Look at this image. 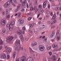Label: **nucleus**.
Returning <instances> with one entry per match:
<instances>
[{"label":"nucleus","mask_w":61,"mask_h":61,"mask_svg":"<svg viewBox=\"0 0 61 61\" xmlns=\"http://www.w3.org/2000/svg\"><path fill=\"white\" fill-rule=\"evenodd\" d=\"M19 49L17 48V45H16L15 46V50L16 51H20V50H23V46H22V45H19Z\"/></svg>","instance_id":"1"},{"label":"nucleus","mask_w":61,"mask_h":61,"mask_svg":"<svg viewBox=\"0 0 61 61\" xmlns=\"http://www.w3.org/2000/svg\"><path fill=\"white\" fill-rule=\"evenodd\" d=\"M38 48L41 51H43L45 50V47L43 45H40L39 47Z\"/></svg>","instance_id":"2"},{"label":"nucleus","mask_w":61,"mask_h":61,"mask_svg":"<svg viewBox=\"0 0 61 61\" xmlns=\"http://www.w3.org/2000/svg\"><path fill=\"white\" fill-rule=\"evenodd\" d=\"M13 38L12 37H8L6 39V41L7 42L10 43L12 41Z\"/></svg>","instance_id":"3"},{"label":"nucleus","mask_w":61,"mask_h":61,"mask_svg":"<svg viewBox=\"0 0 61 61\" xmlns=\"http://www.w3.org/2000/svg\"><path fill=\"white\" fill-rule=\"evenodd\" d=\"M57 56L56 54H55L52 57L51 60L52 61H56V57Z\"/></svg>","instance_id":"4"},{"label":"nucleus","mask_w":61,"mask_h":61,"mask_svg":"<svg viewBox=\"0 0 61 61\" xmlns=\"http://www.w3.org/2000/svg\"><path fill=\"white\" fill-rule=\"evenodd\" d=\"M15 45L17 46V45H18V46H19V45H21V44L20 45V40H17L15 41Z\"/></svg>","instance_id":"5"},{"label":"nucleus","mask_w":61,"mask_h":61,"mask_svg":"<svg viewBox=\"0 0 61 61\" xmlns=\"http://www.w3.org/2000/svg\"><path fill=\"white\" fill-rule=\"evenodd\" d=\"M5 22H6V20L5 19H2L1 21L2 25H5Z\"/></svg>","instance_id":"6"},{"label":"nucleus","mask_w":61,"mask_h":61,"mask_svg":"<svg viewBox=\"0 0 61 61\" xmlns=\"http://www.w3.org/2000/svg\"><path fill=\"white\" fill-rule=\"evenodd\" d=\"M1 57L2 58H3V59H6V55H5L4 54H1Z\"/></svg>","instance_id":"7"},{"label":"nucleus","mask_w":61,"mask_h":61,"mask_svg":"<svg viewBox=\"0 0 61 61\" xmlns=\"http://www.w3.org/2000/svg\"><path fill=\"white\" fill-rule=\"evenodd\" d=\"M10 3V2H9L8 1L5 4L4 6V7H7L8 6H9V5Z\"/></svg>","instance_id":"8"},{"label":"nucleus","mask_w":61,"mask_h":61,"mask_svg":"<svg viewBox=\"0 0 61 61\" xmlns=\"http://www.w3.org/2000/svg\"><path fill=\"white\" fill-rule=\"evenodd\" d=\"M52 46L53 48H58V46H57V44H53L52 45Z\"/></svg>","instance_id":"9"},{"label":"nucleus","mask_w":61,"mask_h":61,"mask_svg":"<svg viewBox=\"0 0 61 61\" xmlns=\"http://www.w3.org/2000/svg\"><path fill=\"white\" fill-rule=\"evenodd\" d=\"M29 49L30 51V54H31V55H33V54L34 53V51L32 50V49H31V48H29Z\"/></svg>","instance_id":"10"},{"label":"nucleus","mask_w":61,"mask_h":61,"mask_svg":"<svg viewBox=\"0 0 61 61\" xmlns=\"http://www.w3.org/2000/svg\"><path fill=\"white\" fill-rule=\"evenodd\" d=\"M16 52L15 51L13 52V56L14 59V58H15V56H16Z\"/></svg>","instance_id":"11"},{"label":"nucleus","mask_w":61,"mask_h":61,"mask_svg":"<svg viewBox=\"0 0 61 61\" xmlns=\"http://www.w3.org/2000/svg\"><path fill=\"white\" fill-rule=\"evenodd\" d=\"M47 4V1H45L43 4V7H45L46 6V5Z\"/></svg>","instance_id":"12"},{"label":"nucleus","mask_w":61,"mask_h":61,"mask_svg":"<svg viewBox=\"0 0 61 61\" xmlns=\"http://www.w3.org/2000/svg\"><path fill=\"white\" fill-rule=\"evenodd\" d=\"M6 30L5 29H3L2 30V33L3 35H5V33Z\"/></svg>","instance_id":"13"},{"label":"nucleus","mask_w":61,"mask_h":61,"mask_svg":"<svg viewBox=\"0 0 61 61\" xmlns=\"http://www.w3.org/2000/svg\"><path fill=\"white\" fill-rule=\"evenodd\" d=\"M15 24V21H12L10 22V25H11V26H14V25Z\"/></svg>","instance_id":"14"},{"label":"nucleus","mask_w":61,"mask_h":61,"mask_svg":"<svg viewBox=\"0 0 61 61\" xmlns=\"http://www.w3.org/2000/svg\"><path fill=\"white\" fill-rule=\"evenodd\" d=\"M19 22H20V24H23V23L24 22V21L23 20H22L20 19L19 20Z\"/></svg>","instance_id":"15"},{"label":"nucleus","mask_w":61,"mask_h":61,"mask_svg":"<svg viewBox=\"0 0 61 61\" xmlns=\"http://www.w3.org/2000/svg\"><path fill=\"white\" fill-rule=\"evenodd\" d=\"M21 5H22V6H23V7L24 8H25L26 7V5H25V4L23 3V2H22L21 4Z\"/></svg>","instance_id":"16"},{"label":"nucleus","mask_w":61,"mask_h":61,"mask_svg":"<svg viewBox=\"0 0 61 61\" xmlns=\"http://www.w3.org/2000/svg\"><path fill=\"white\" fill-rule=\"evenodd\" d=\"M34 26V24L32 23L31 24H30V28H32L33 26Z\"/></svg>","instance_id":"17"},{"label":"nucleus","mask_w":61,"mask_h":61,"mask_svg":"<svg viewBox=\"0 0 61 61\" xmlns=\"http://www.w3.org/2000/svg\"><path fill=\"white\" fill-rule=\"evenodd\" d=\"M10 49L9 48H8L7 49V50L6 51V52L7 53H9L10 52Z\"/></svg>","instance_id":"18"},{"label":"nucleus","mask_w":61,"mask_h":61,"mask_svg":"<svg viewBox=\"0 0 61 61\" xmlns=\"http://www.w3.org/2000/svg\"><path fill=\"white\" fill-rule=\"evenodd\" d=\"M45 27H46V25H43L40 26V27L41 29H43V28H45Z\"/></svg>","instance_id":"19"},{"label":"nucleus","mask_w":61,"mask_h":61,"mask_svg":"<svg viewBox=\"0 0 61 61\" xmlns=\"http://www.w3.org/2000/svg\"><path fill=\"white\" fill-rule=\"evenodd\" d=\"M13 26H11V27H9V29L10 31H11L13 30Z\"/></svg>","instance_id":"20"},{"label":"nucleus","mask_w":61,"mask_h":61,"mask_svg":"<svg viewBox=\"0 0 61 61\" xmlns=\"http://www.w3.org/2000/svg\"><path fill=\"white\" fill-rule=\"evenodd\" d=\"M29 32L30 33V34H29V36H31L32 35V30H29Z\"/></svg>","instance_id":"21"},{"label":"nucleus","mask_w":61,"mask_h":61,"mask_svg":"<svg viewBox=\"0 0 61 61\" xmlns=\"http://www.w3.org/2000/svg\"><path fill=\"white\" fill-rule=\"evenodd\" d=\"M20 38L21 39V41H22V42H23V41H24V39H23V36H21Z\"/></svg>","instance_id":"22"},{"label":"nucleus","mask_w":61,"mask_h":61,"mask_svg":"<svg viewBox=\"0 0 61 61\" xmlns=\"http://www.w3.org/2000/svg\"><path fill=\"white\" fill-rule=\"evenodd\" d=\"M54 35H55V34L54 33V32H52L50 36L51 37H52Z\"/></svg>","instance_id":"23"},{"label":"nucleus","mask_w":61,"mask_h":61,"mask_svg":"<svg viewBox=\"0 0 61 61\" xmlns=\"http://www.w3.org/2000/svg\"><path fill=\"white\" fill-rule=\"evenodd\" d=\"M17 33L19 35H20V34H21L22 33V31H21L20 30L19 31L17 32Z\"/></svg>","instance_id":"24"},{"label":"nucleus","mask_w":61,"mask_h":61,"mask_svg":"<svg viewBox=\"0 0 61 61\" xmlns=\"http://www.w3.org/2000/svg\"><path fill=\"white\" fill-rule=\"evenodd\" d=\"M60 9V8L59 7H57L55 8V10L56 11H58V10H59Z\"/></svg>","instance_id":"25"},{"label":"nucleus","mask_w":61,"mask_h":61,"mask_svg":"<svg viewBox=\"0 0 61 61\" xmlns=\"http://www.w3.org/2000/svg\"><path fill=\"white\" fill-rule=\"evenodd\" d=\"M3 44V42L2 40H0V45H2Z\"/></svg>","instance_id":"26"},{"label":"nucleus","mask_w":61,"mask_h":61,"mask_svg":"<svg viewBox=\"0 0 61 61\" xmlns=\"http://www.w3.org/2000/svg\"><path fill=\"white\" fill-rule=\"evenodd\" d=\"M7 44H6L5 45H4V47L5 48H7Z\"/></svg>","instance_id":"27"},{"label":"nucleus","mask_w":61,"mask_h":61,"mask_svg":"<svg viewBox=\"0 0 61 61\" xmlns=\"http://www.w3.org/2000/svg\"><path fill=\"white\" fill-rule=\"evenodd\" d=\"M46 13L47 14H48L50 13V12L49 11H46Z\"/></svg>","instance_id":"28"},{"label":"nucleus","mask_w":61,"mask_h":61,"mask_svg":"<svg viewBox=\"0 0 61 61\" xmlns=\"http://www.w3.org/2000/svg\"><path fill=\"white\" fill-rule=\"evenodd\" d=\"M51 46H50L49 47H48L47 48V49L48 50H50V49H51Z\"/></svg>","instance_id":"29"},{"label":"nucleus","mask_w":61,"mask_h":61,"mask_svg":"<svg viewBox=\"0 0 61 61\" xmlns=\"http://www.w3.org/2000/svg\"><path fill=\"white\" fill-rule=\"evenodd\" d=\"M22 3H24V4H27V1H26V0H24L23 2H22Z\"/></svg>","instance_id":"30"},{"label":"nucleus","mask_w":61,"mask_h":61,"mask_svg":"<svg viewBox=\"0 0 61 61\" xmlns=\"http://www.w3.org/2000/svg\"><path fill=\"white\" fill-rule=\"evenodd\" d=\"M10 58V56L9 55H7V59H9Z\"/></svg>","instance_id":"31"},{"label":"nucleus","mask_w":61,"mask_h":61,"mask_svg":"<svg viewBox=\"0 0 61 61\" xmlns=\"http://www.w3.org/2000/svg\"><path fill=\"white\" fill-rule=\"evenodd\" d=\"M29 39V38L27 37H26L25 38V40L26 41H28Z\"/></svg>","instance_id":"32"},{"label":"nucleus","mask_w":61,"mask_h":61,"mask_svg":"<svg viewBox=\"0 0 61 61\" xmlns=\"http://www.w3.org/2000/svg\"><path fill=\"white\" fill-rule=\"evenodd\" d=\"M13 1L15 4H17V2L16 1V0H13Z\"/></svg>","instance_id":"33"},{"label":"nucleus","mask_w":61,"mask_h":61,"mask_svg":"<svg viewBox=\"0 0 61 61\" xmlns=\"http://www.w3.org/2000/svg\"><path fill=\"white\" fill-rule=\"evenodd\" d=\"M21 11H22V12H24L25 11V9H22L21 10Z\"/></svg>","instance_id":"34"},{"label":"nucleus","mask_w":61,"mask_h":61,"mask_svg":"<svg viewBox=\"0 0 61 61\" xmlns=\"http://www.w3.org/2000/svg\"><path fill=\"white\" fill-rule=\"evenodd\" d=\"M53 18H56V15H55V14H54L53 15Z\"/></svg>","instance_id":"35"},{"label":"nucleus","mask_w":61,"mask_h":61,"mask_svg":"<svg viewBox=\"0 0 61 61\" xmlns=\"http://www.w3.org/2000/svg\"><path fill=\"white\" fill-rule=\"evenodd\" d=\"M12 5L13 6H14V7H15V6H16V5H15V4H14V3L13 2L12 3Z\"/></svg>","instance_id":"36"},{"label":"nucleus","mask_w":61,"mask_h":61,"mask_svg":"<svg viewBox=\"0 0 61 61\" xmlns=\"http://www.w3.org/2000/svg\"><path fill=\"white\" fill-rule=\"evenodd\" d=\"M51 20L53 21L55 20V18H52L51 19Z\"/></svg>","instance_id":"37"},{"label":"nucleus","mask_w":61,"mask_h":61,"mask_svg":"<svg viewBox=\"0 0 61 61\" xmlns=\"http://www.w3.org/2000/svg\"><path fill=\"white\" fill-rule=\"evenodd\" d=\"M20 4H19L18 5V6L17 7V9H19L20 6Z\"/></svg>","instance_id":"38"},{"label":"nucleus","mask_w":61,"mask_h":61,"mask_svg":"<svg viewBox=\"0 0 61 61\" xmlns=\"http://www.w3.org/2000/svg\"><path fill=\"white\" fill-rule=\"evenodd\" d=\"M2 15H5V11H2Z\"/></svg>","instance_id":"39"},{"label":"nucleus","mask_w":61,"mask_h":61,"mask_svg":"<svg viewBox=\"0 0 61 61\" xmlns=\"http://www.w3.org/2000/svg\"><path fill=\"white\" fill-rule=\"evenodd\" d=\"M40 10L42 13H43L44 12V10L42 9H41Z\"/></svg>","instance_id":"40"},{"label":"nucleus","mask_w":61,"mask_h":61,"mask_svg":"<svg viewBox=\"0 0 61 61\" xmlns=\"http://www.w3.org/2000/svg\"><path fill=\"white\" fill-rule=\"evenodd\" d=\"M7 27H10V25L9 24H8L7 25Z\"/></svg>","instance_id":"41"},{"label":"nucleus","mask_w":61,"mask_h":61,"mask_svg":"<svg viewBox=\"0 0 61 61\" xmlns=\"http://www.w3.org/2000/svg\"><path fill=\"white\" fill-rule=\"evenodd\" d=\"M22 29L23 30H25V27H23L22 28Z\"/></svg>","instance_id":"42"},{"label":"nucleus","mask_w":61,"mask_h":61,"mask_svg":"<svg viewBox=\"0 0 61 61\" xmlns=\"http://www.w3.org/2000/svg\"><path fill=\"white\" fill-rule=\"evenodd\" d=\"M52 52H50L49 53V55L50 56H51L52 55Z\"/></svg>","instance_id":"43"},{"label":"nucleus","mask_w":61,"mask_h":61,"mask_svg":"<svg viewBox=\"0 0 61 61\" xmlns=\"http://www.w3.org/2000/svg\"><path fill=\"white\" fill-rule=\"evenodd\" d=\"M31 15V13H28L27 14V15Z\"/></svg>","instance_id":"44"},{"label":"nucleus","mask_w":61,"mask_h":61,"mask_svg":"<svg viewBox=\"0 0 61 61\" xmlns=\"http://www.w3.org/2000/svg\"><path fill=\"white\" fill-rule=\"evenodd\" d=\"M32 7V4L31 3H30L29 6V7Z\"/></svg>","instance_id":"45"},{"label":"nucleus","mask_w":61,"mask_h":61,"mask_svg":"<svg viewBox=\"0 0 61 61\" xmlns=\"http://www.w3.org/2000/svg\"><path fill=\"white\" fill-rule=\"evenodd\" d=\"M48 8L49 9V8H50V5H49V4L48 6Z\"/></svg>","instance_id":"46"},{"label":"nucleus","mask_w":61,"mask_h":61,"mask_svg":"<svg viewBox=\"0 0 61 61\" xmlns=\"http://www.w3.org/2000/svg\"><path fill=\"white\" fill-rule=\"evenodd\" d=\"M57 39L58 40H59V39H60V37H59V36H58L57 37Z\"/></svg>","instance_id":"47"},{"label":"nucleus","mask_w":61,"mask_h":61,"mask_svg":"<svg viewBox=\"0 0 61 61\" xmlns=\"http://www.w3.org/2000/svg\"><path fill=\"white\" fill-rule=\"evenodd\" d=\"M37 0H36V1L35 2V3L36 5H37Z\"/></svg>","instance_id":"48"},{"label":"nucleus","mask_w":61,"mask_h":61,"mask_svg":"<svg viewBox=\"0 0 61 61\" xmlns=\"http://www.w3.org/2000/svg\"><path fill=\"white\" fill-rule=\"evenodd\" d=\"M41 7H42V6L41 5H40L39 6V7L40 8H41Z\"/></svg>","instance_id":"49"},{"label":"nucleus","mask_w":61,"mask_h":61,"mask_svg":"<svg viewBox=\"0 0 61 61\" xmlns=\"http://www.w3.org/2000/svg\"><path fill=\"white\" fill-rule=\"evenodd\" d=\"M2 11V8H0V12H1V11Z\"/></svg>","instance_id":"50"},{"label":"nucleus","mask_w":61,"mask_h":61,"mask_svg":"<svg viewBox=\"0 0 61 61\" xmlns=\"http://www.w3.org/2000/svg\"><path fill=\"white\" fill-rule=\"evenodd\" d=\"M31 19H32V18L31 17H30L28 18V20H29V21H30V20Z\"/></svg>","instance_id":"51"},{"label":"nucleus","mask_w":61,"mask_h":61,"mask_svg":"<svg viewBox=\"0 0 61 61\" xmlns=\"http://www.w3.org/2000/svg\"><path fill=\"white\" fill-rule=\"evenodd\" d=\"M30 10H33V7H30Z\"/></svg>","instance_id":"52"},{"label":"nucleus","mask_w":61,"mask_h":61,"mask_svg":"<svg viewBox=\"0 0 61 61\" xmlns=\"http://www.w3.org/2000/svg\"><path fill=\"white\" fill-rule=\"evenodd\" d=\"M53 21V22L54 23H56V20H54Z\"/></svg>","instance_id":"53"},{"label":"nucleus","mask_w":61,"mask_h":61,"mask_svg":"<svg viewBox=\"0 0 61 61\" xmlns=\"http://www.w3.org/2000/svg\"><path fill=\"white\" fill-rule=\"evenodd\" d=\"M47 23H48V24H50L51 23V22L50 21H48L47 22Z\"/></svg>","instance_id":"54"},{"label":"nucleus","mask_w":61,"mask_h":61,"mask_svg":"<svg viewBox=\"0 0 61 61\" xmlns=\"http://www.w3.org/2000/svg\"><path fill=\"white\" fill-rule=\"evenodd\" d=\"M10 16L9 15H8L7 16V18H9Z\"/></svg>","instance_id":"55"},{"label":"nucleus","mask_w":61,"mask_h":61,"mask_svg":"<svg viewBox=\"0 0 61 61\" xmlns=\"http://www.w3.org/2000/svg\"><path fill=\"white\" fill-rule=\"evenodd\" d=\"M34 46H36V45H37V43H34Z\"/></svg>","instance_id":"56"},{"label":"nucleus","mask_w":61,"mask_h":61,"mask_svg":"<svg viewBox=\"0 0 61 61\" xmlns=\"http://www.w3.org/2000/svg\"><path fill=\"white\" fill-rule=\"evenodd\" d=\"M31 46H34V44L33 43H32Z\"/></svg>","instance_id":"57"},{"label":"nucleus","mask_w":61,"mask_h":61,"mask_svg":"<svg viewBox=\"0 0 61 61\" xmlns=\"http://www.w3.org/2000/svg\"><path fill=\"white\" fill-rule=\"evenodd\" d=\"M8 11V10L7 9H6V10L5 12L6 13Z\"/></svg>","instance_id":"58"},{"label":"nucleus","mask_w":61,"mask_h":61,"mask_svg":"<svg viewBox=\"0 0 61 61\" xmlns=\"http://www.w3.org/2000/svg\"><path fill=\"white\" fill-rule=\"evenodd\" d=\"M37 8L36 7H35L34 8V10H36V9Z\"/></svg>","instance_id":"59"},{"label":"nucleus","mask_w":61,"mask_h":61,"mask_svg":"<svg viewBox=\"0 0 61 61\" xmlns=\"http://www.w3.org/2000/svg\"><path fill=\"white\" fill-rule=\"evenodd\" d=\"M18 10V9H17L15 10V12H17Z\"/></svg>","instance_id":"60"},{"label":"nucleus","mask_w":61,"mask_h":61,"mask_svg":"<svg viewBox=\"0 0 61 61\" xmlns=\"http://www.w3.org/2000/svg\"><path fill=\"white\" fill-rule=\"evenodd\" d=\"M47 40V38H45V39H44V41H46Z\"/></svg>","instance_id":"61"},{"label":"nucleus","mask_w":61,"mask_h":61,"mask_svg":"<svg viewBox=\"0 0 61 61\" xmlns=\"http://www.w3.org/2000/svg\"><path fill=\"white\" fill-rule=\"evenodd\" d=\"M34 32L35 34H36V33H37V31H35Z\"/></svg>","instance_id":"62"},{"label":"nucleus","mask_w":61,"mask_h":61,"mask_svg":"<svg viewBox=\"0 0 61 61\" xmlns=\"http://www.w3.org/2000/svg\"><path fill=\"white\" fill-rule=\"evenodd\" d=\"M27 4V7L28 8V3H26Z\"/></svg>","instance_id":"63"},{"label":"nucleus","mask_w":61,"mask_h":61,"mask_svg":"<svg viewBox=\"0 0 61 61\" xmlns=\"http://www.w3.org/2000/svg\"><path fill=\"white\" fill-rule=\"evenodd\" d=\"M12 9V8H10L9 9V11H11V10Z\"/></svg>","instance_id":"64"}]
</instances>
